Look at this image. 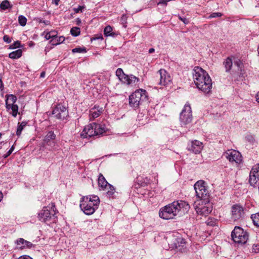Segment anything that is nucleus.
<instances>
[{
  "label": "nucleus",
  "instance_id": "obj_42",
  "mask_svg": "<svg viewBox=\"0 0 259 259\" xmlns=\"http://www.w3.org/2000/svg\"><path fill=\"white\" fill-rule=\"evenodd\" d=\"M222 16V14L219 12H214L211 14L209 16L210 18L220 17Z\"/></svg>",
  "mask_w": 259,
  "mask_h": 259
},
{
  "label": "nucleus",
  "instance_id": "obj_37",
  "mask_svg": "<svg viewBox=\"0 0 259 259\" xmlns=\"http://www.w3.org/2000/svg\"><path fill=\"white\" fill-rule=\"evenodd\" d=\"M18 21L20 25L24 26L26 24L27 19L25 16L20 15L18 17Z\"/></svg>",
  "mask_w": 259,
  "mask_h": 259
},
{
  "label": "nucleus",
  "instance_id": "obj_24",
  "mask_svg": "<svg viewBox=\"0 0 259 259\" xmlns=\"http://www.w3.org/2000/svg\"><path fill=\"white\" fill-rule=\"evenodd\" d=\"M65 40V38L63 36L59 37L57 36L56 38L52 39L50 41V43L53 46H57L62 43Z\"/></svg>",
  "mask_w": 259,
  "mask_h": 259
},
{
  "label": "nucleus",
  "instance_id": "obj_5",
  "mask_svg": "<svg viewBox=\"0 0 259 259\" xmlns=\"http://www.w3.org/2000/svg\"><path fill=\"white\" fill-rule=\"evenodd\" d=\"M147 99V95L146 90H137L129 96V104L131 107L137 108Z\"/></svg>",
  "mask_w": 259,
  "mask_h": 259
},
{
  "label": "nucleus",
  "instance_id": "obj_19",
  "mask_svg": "<svg viewBox=\"0 0 259 259\" xmlns=\"http://www.w3.org/2000/svg\"><path fill=\"white\" fill-rule=\"evenodd\" d=\"M139 81L140 79L139 78L133 74H130L127 75L126 77L123 78V82H122V83L128 85H133L139 82Z\"/></svg>",
  "mask_w": 259,
  "mask_h": 259
},
{
  "label": "nucleus",
  "instance_id": "obj_14",
  "mask_svg": "<svg viewBox=\"0 0 259 259\" xmlns=\"http://www.w3.org/2000/svg\"><path fill=\"white\" fill-rule=\"evenodd\" d=\"M259 181V164L254 165L250 171L249 183L253 187H255Z\"/></svg>",
  "mask_w": 259,
  "mask_h": 259
},
{
  "label": "nucleus",
  "instance_id": "obj_45",
  "mask_svg": "<svg viewBox=\"0 0 259 259\" xmlns=\"http://www.w3.org/2000/svg\"><path fill=\"white\" fill-rule=\"evenodd\" d=\"M252 251L255 253L259 252V245L253 244L252 246Z\"/></svg>",
  "mask_w": 259,
  "mask_h": 259
},
{
  "label": "nucleus",
  "instance_id": "obj_20",
  "mask_svg": "<svg viewBox=\"0 0 259 259\" xmlns=\"http://www.w3.org/2000/svg\"><path fill=\"white\" fill-rule=\"evenodd\" d=\"M223 65L226 72H229L232 69L233 61L231 57H227L223 62Z\"/></svg>",
  "mask_w": 259,
  "mask_h": 259
},
{
  "label": "nucleus",
  "instance_id": "obj_13",
  "mask_svg": "<svg viewBox=\"0 0 259 259\" xmlns=\"http://www.w3.org/2000/svg\"><path fill=\"white\" fill-rule=\"evenodd\" d=\"M167 242L169 247L172 249H177L180 246H183L185 244L184 240L181 237H176L175 236L171 235L167 237Z\"/></svg>",
  "mask_w": 259,
  "mask_h": 259
},
{
  "label": "nucleus",
  "instance_id": "obj_62",
  "mask_svg": "<svg viewBox=\"0 0 259 259\" xmlns=\"http://www.w3.org/2000/svg\"><path fill=\"white\" fill-rule=\"evenodd\" d=\"M1 148V147L0 146V149Z\"/></svg>",
  "mask_w": 259,
  "mask_h": 259
},
{
  "label": "nucleus",
  "instance_id": "obj_11",
  "mask_svg": "<svg viewBox=\"0 0 259 259\" xmlns=\"http://www.w3.org/2000/svg\"><path fill=\"white\" fill-rule=\"evenodd\" d=\"M202 205L199 203L198 205L195 207V211L197 213V218L199 215L206 217L212 211V206L210 203L207 201L203 202L202 200Z\"/></svg>",
  "mask_w": 259,
  "mask_h": 259
},
{
  "label": "nucleus",
  "instance_id": "obj_32",
  "mask_svg": "<svg viewBox=\"0 0 259 259\" xmlns=\"http://www.w3.org/2000/svg\"><path fill=\"white\" fill-rule=\"evenodd\" d=\"M104 190H107V194L109 196H111L113 195V194H114V193L115 192V190L114 188L113 187V186L112 185H111L110 184L108 185L107 188H106V189H104Z\"/></svg>",
  "mask_w": 259,
  "mask_h": 259
},
{
  "label": "nucleus",
  "instance_id": "obj_28",
  "mask_svg": "<svg viewBox=\"0 0 259 259\" xmlns=\"http://www.w3.org/2000/svg\"><path fill=\"white\" fill-rule=\"evenodd\" d=\"M27 122L26 121H22V122H19L18 124V127L16 131V135L18 136H20L21 132L24 129V127L26 125Z\"/></svg>",
  "mask_w": 259,
  "mask_h": 259
},
{
  "label": "nucleus",
  "instance_id": "obj_17",
  "mask_svg": "<svg viewBox=\"0 0 259 259\" xmlns=\"http://www.w3.org/2000/svg\"><path fill=\"white\" fill-rule=\"evenodd\" d=\"M232 215L234 220H238L243 217L244 209L243 207L239 204H235L232 206Z\"/></svg>",
  "mask_w": 259,
  "mask_h": 259
},
{
  "label": "nucleus",
  "instance_id": "obj_29",
  "mask_svg": "<svg viewBox=\"0 0 259 259\" xmlns=\"http://www.w3.org/2000/svg\"><path fill=\"white\" fill-rule=\"evenodd\" d=\"M195 154L200 153L201 150L203 149V143L200 141L195 140Z\"/></svg>",
  "mask_w": 259,
  "mask_h": 259
},
{
  "label": "nucleus",
  "instance_id": "obj_52",
  "mask_svg": "<svg viewBox=\"0 0 259 259\" xmlns=\"http://www.w3.org/2000/svg\"><path fill=\"white\" fill-rule=\"evenodd\" d=\"M0 89H1V90H3L4 89V84H3V83L2 81V77L1 75H0Z\"/></svg>",
  "mask_w": 259,
  "mask_h": 259
},
{
  "label": "nucleus",
  "instance_id": "obj_38",
  "mask_svg": "<svg viewBox=\"0 0 259 259\" xmlns=\"http://www.w3.org/2000/svg\"><path fill=\"white\" fill-rule=\"evenodd\" d=\"M72 52L73 53H86L87 50L84 47H83V48H75L72 50Z\"/></svg>",
  "mask_w": 259,
  "mask_h": 259
},
{
  "label": "nucleus",
  "instance_id": "obj_55",
  "mask_svg": "<svg viewBox=\"0 0 259 259\" xmlns=\"http://www.w3.org/2000/svg\"><path fill=\"white\" fill-rule=\"evenodd\" d=\"M154 51H155L154 49H153V48H150V49L149 50L148 52H149V53L151 54V53H152L154 52Z\"/></svg>",
  "mask_w": 259,
  "mask_h": 259
},
{
  "label": "nucleus",
  "instance_id": "obj_22",
  "mask_svg": "<svg viewBox=\"0 0 259 259\" xmlns=\"http://www.w3.org/2000/svg\"><path fill=\"white\" fill-rule=\"evenodd\" d=\"M22 54V51L21 49H18L16 51L10 53L9 55V56L11 59H16L21 57Z\"/></svg>",
  "mask_w": 259,
  "mask_h": 259
},
{
  "label": "nucleus",
  "instance_id": "obj_4",
  "mask_svg": "<svg viewBox=\"0 0 259 259\" xmlns=\"http://www.w3.org/2000/svg\"><path fill=\"white\" fill-rule=\"evenodd\" d=\"M104 125L96 123H91L85 126L81 134L83 138H90L103 134L105 132Z\"/></svg>",
  "mask_w": 259,
  "mask_h": 259
},
{
  "label": "nucleus",
  "instance_id": "obj_33",
  "mask_svg": "<svg viewBox=\"0 0 259 259\" xmlns=\"http://www.w3.org/2000/svg\"><path fill=\"white\" fill-rule=\"evenodd\" d=\"M217 220L213 218H209L205 222L207 226L213 227L216 225Z\"/></svg>",
  "mask_w": 259,
  "mask_h": 259
},
{
  "label": "nucleus",
  "instance_id": "obj_7",
  "mask_svg": "<svg viewBox=\"0 0 259 259\" xmlns=\"http://www.w3.org/2000/svg\"><path fill=\"white\" fill-rule=\"evenodd\" d=\"M232 240L238 244H245L248 238V234L241 227L236 226L231 233Z\"/></svg>",
  "mask_w": 259,
  "mask_h": 259
},
{
  "label": "nucleus",
  "instance_id": "obj_41",
  "mask_svg": "<svg viewBox=\"0 0 259 259\" xmlns=\"http://www.w3.org/2000/svg\"><path fill=\"white\" fill-rule=\"evenodd\" d=\"M20 44H21V42L19 40H17V41L14 42V43L13 44H12L10 46V48L12 49H14L19 48L20 46Z\"/></svg>",
  "mask_w": 259,
  "mask_h": 259
},
{
  "label": "nucleus",
  "instance_id": "obj_10",
  "mask_svg": "<svg viewBox=\"0 0 259 259\" xmlns=\"http://www.w3.org/2000/svg\"><path fill=\"white\" fill-rule=\"evenodd\" d=\"M225 156L232 163L240 164L242 161V157L239 152L235 150H228L224 153Z\"/></svg>",
  "mask_w": 259,
  "mask_h": 259
},
{
  "label": "nucleus",
  "instance_id": "obj_26",
  "mask_svg": "<svg viewBox=\"0 0 259 259\" xmlns=\"http://www.w3.org/2000/svg\"><path fill=\"white\" fill-rule=\"evenodd\" d=\"M56 135L54 134V132L52 131H49L45 137L43 141H50L54 140L56 138Z\"/></svg>",
  "mask_w": 259,
  "mask_h": 259
},
{
  "label": "nucleus",
  "instance_id": "obj_34",
  "mask_svg": "<svg viewBox=\"0 0 259 259\" xmlns=\"http://www.w3.org/2000/svg\"><path fill=\"white\" fill-rule=\"evenodd\" d=\"M80 30L79 27H73L70 30V33L74 36H77L80 34Z\"/></svg>",
  "mask_w": 259,
  "mask_h": 259
},
{
  "label": "nucleus",
  "instance_id": "obj_6",
  "mask_svg": "<svg viewBox=\"0 0 259 259\" xmlns=\"http://www.w3.org/2000/svg\"><path fill=\"white\" fill-rule=\"evenodd\" d=\"M56 209L54 203L51 204V206L45 207L38 213L39 220L42 222H47L51 221H55L56 217Z\"/></svg>",
  "mask_w": 259,
  "mask_h": 259
},
{
  "label": "nucleus",
  "instance_id": "obj_58",
  "mask_svg": "<svg viewBox=\"0 0 259 259\" xmlns=\"http://www.w3.org/2000/svg\"><path fill=\"white\" fill-rule=\"evenodd\" d=\"M256 101L259 103V92L257 94L256 96Z\"/></svg>",
  "mask_w": 259,
  "mask_h": 259
},
{
  "label": "nucleus",
  "instance_id": "obj_56",
  "mask_svg": "<svg viewBox=\"0 0 259 259\" xmlns=\"http://www.w3.org/2000/svg\"><path fill=\"white\" fill-rule=\"evenodd\" d=\"M81 23V20L79 18L76 19V24L77 25H79Z\"/></svg>",
  "mask_w": 259,
  "mask_h": 259
},
{
  "label": "nucleus",
  "instance_id": "obj_48",
  "mask_svg": "<svg viewBox=\"0 0 259 259\" xmlns=\"http://www.w3.org/2000/svg\"><path fill=\"white\" fill-rule=\"evenodd\" d=\"M38 22H39V23H43L46 25H49L50 23L49 21L43 20L42 19H39Z\"/></svg>",
  "mask_w": 259,
  "mask_h": 259
},
{
  "label": "nucleus",
  "instance_id": "obj_35",
  "mask_svg": "<svg viewBox=\"0 0 259 259\" xmlns=\"http://www.w3.org/2000/svg\"><path fill=\"white\" fill-rule=\"evenodd\" d=\"M43 144L46 146H48L49 147V150H52L53 148H55L56 143L54 140L50 141H43Z\"/></svg>",
  "mask_w": 259,
  "mask_h": 259
},
{
  "label": "nucleus",
  "instance_id": "obj_40",
  "mask_svg": "<svg viewBox=\"0 0 259 259\" xmlns=\"http://www.w3.org/2000/svg\"><path fill=\"white\" fill-rule=\"evenodd\" d=\"M234 64H235V65L237 66L238 71H242V68L243 65L241 60L238 59L236 61H235Z\"/></svg>",
  "mask_w": 259,
  "mask_h": 259
},
{
  "label": "nucleus",
  "instance_id": "obj_59",
  "mask_svg": "<svg viewBox=\"0 0 259 259\" xmlns=\"http://www.w3.org/2000/svg\"><path fill=\"white\" fill-rule=\"evenodd\" d=\"M3 198V194L2 192H0V201L2 200Z\"/></svg>",
  "mask_w": 259,
  "mask_h": 259
},
{
  "label": "nucleus",
  "instance_id": "obj_2",
  "mask_svg": "<svg viewBox=\"0 0 259 259\" xmlns=\"http://www.w3.org/2000/svg\"><path fill=\"white\" fill-rule=\"evenodd\" d=\"M195 85L205 94H208L211 89V79L208 73L202 68L195 66Z\"/></svg>",
  "mask_w": 259,
  "mask_h": 259
},
{
  "label": "nucleus",
  "instance_id": "obj_12",
  "mask_svg": "<svg viewBox=\"0 0 259 259\" xmlns=\"http://www.w3.org/2000/svg\"><path fill=\"white\" fill-rule=\"evenodd\" d=\"M167 242L169 247L172 249H177L180 246H183L185 244L184 240L181 237H176L175 236L171 235L167 237Z\"/></svg>",
  "mask_w": 259,
  "mask_h": 259
},
{
  "label": "nucleus",
  "instance_id": "obj_61",
  "mask_svg": "<svg viewBox=\"0 0 259 259\" xmlns=\"http://www.w3.org/2000/svg\"><path fill=\"white\" fill-rule=\"evenodd\" d=\"M200 258H198V259H200V256H199Z\"/></svg>",
  "mask_w": 259,
  "mask_h": 259
},
{
  "label": "nucleus",
  "instance_id": "obj_23",
  "mask_svg": "<svg viewBox=\"0 0 259 259\" xmlns=\"http://www.w3.org/2000/svg\"><path fill=\"white\" fill-rule=\"evenodd\" d=\"M102 111V108H101L100 109H97L95 107V108H93L90 111V115H91L93 118H96L100 115Z\"/></svg>",
  "mask_w": 259,
  "mask_h": 259
},
{
  "label": "nucleus",
  "instance_id": "obj_27",
  "mask_svg": "<svg viewBox=\"0 0 259 259\" xmlns=\"http://www.w3.org/2000/svg\"><path fill=\"white\" fill-rule=\"evenodd\" d=\"M12 8V5L10 4V2L8 0L3 1L0 4V8L2 10H6Z\"/></svg>",
  "mask_w": 259,
  "mask_h": 259
},
{
  "label": "nucleus",
  "instance_id": "obj_18",
  "mask_svg": "<svg viewBox=\"0 0 259 259\" xmlns=\"http://www.w3.org/2000/svg\"><path fill=\"white\" fill-rule=\"evenodd\" d=\"M15 243L19 246L18 248L23 249L25 248H30L34 247V245L30 242L24 240L23 238H19L15 241Z\"/></svg>",
  "mask_w": 259,
  "mask_h": 259
},
{
  "label": "nucleus",
  "instance_id": "obj_51",
  "mask_svg": "<svg viewBox=\"0 0 259 259\" xmlns=\"http://www.w3.org/2000/svg\"><path fill=\"white\" fill-rule=\"evenodd\" d=\"M180 19L185 24H188L189 23V20L186 18H182L181 17H179Z\"/></svg>",
  "mask_w": 259,
  "mask_h": 259
},
{
  "label": "nucleus",
  "instance_id": "obj_3",
  "mask_svg": "<svg viewBox=\"0 0 259 259\" xmlns=\"http://www.w3.org/2000/svg\"><path fill=\"white\" fill-rule=\"evenodd\" d=\"M100 203L99 197L95 195L83 196L81 198L80 207L87 215L93 214Z\"/></svg>",
  "mask_w": 259,
  "mask_h": 259
},
{
  "label": "nucleus",
  "instance_id": "obj_57",
  "mask_svg": "<svg viewBox=\"0 0 259 259\" xmlns=\"http://www.w3.org/2000/svg\"><path fill=\"white\" fill-rule=\"evenodd\" d=\"M45 76V72L44 71H43L40 73V77L43 78Z\"/></svg>",
  "mask_w": 259,
  "mask_h": 259
},
{
  "label": "nucleus",
  "instance_id": "obj_9",
  "mask_svg": "<svg viewBox=\"0 0 259 259\" xmlns=\"http://www.w3.org/2000/svg\"><path fill=\"white\" fill-rule=\"evenodd\" d=\"M193 115L190 104L187 102L180 114V120L182 126L191 122Z\"/></svg>",
  "mask_w": 259,
  "mask_h": 259
},
{
  "label": "nucleus",
  "instance_id": "obj_16",
  "mask_svg": "<svg viewBox=\"0 0 259 259\" xmlns=\"http://www.w3.org/2000/svg\"><path fill=\"white\" fill-rule=\"evenodd\" d=\"M160 76L159 84L161 85H167L169 84L171 81V77L168 73L164 69H160L158 71Z\"/></svg>",
  "mask_w": 259,
  "mask_h": 259
},
{
  "label": "nucleus",
  "instance_id": "obj_46",
  "mask_svg": "<svg viewBox=\"0 0 259 259\" xmlns=\"http://www.w3.org/2000/svg\"><path fill=\"white\" fill-rule=\"evenodd\" d=\"M3 40L7 44H9L11 42V39L8 35H5L3 37Z\"/></svg>",
  "mask_w": 259,
  "mask_h": 259
},
{
  "label": "nucleus",
  "instance_id": "obj_30",
  "mask_svg": "<svg viewBox=\"0 0 259 259\" xmlns=\"http://www.w3.org/2000/svg\"><path fill=\"white\" fill-rule=\"evenodd\" d=\"M17 101V97L13 95H9L7 96L6 102H9L11 104H15Z\"/></svg>",
  "mask_w": 259,
  "mask_h": 259
},
{
  "label": "nucleus",
  "instance_id": "obj_39",
  "mask_svg": "<svg viewBox=\"0 0 259 259\" xmlns=\"http://www.w3.org/2000/svg\"><path fill=\"white\" fill-rule=\"evenodd\" d=\"M11 110H12V115L14 117H16L18 111V105L16 104H14L13 106L11 107Z\"/></svg>",
  "mask_w": 259,
  "mask_h": 259
},
{
  "label": "nucleus",
  "instance_id": "obj_44",
  "mask_svg": "<svg viewBox=\"0 0 259 259\" xmlns=\"http://www.w3.org/2000/svg\"><path fill=\"white\" fill-rule=\"evenodd\" d=\"M85 8L84 6H78V7L77 8H74V11L76 13H79V12H82V9H83L84 8Z\"/></svg>",
  "mask_w": 259,
  "mask_h": 259
},
{
  "label": "nucleus",
  "instance_id": "obj_53",
  "mask_svg": "<svg viewBox=\"0 0 259 259\" xmlns=\"http://www.w3.org/2000/svg\"><path fill=\"white\" fill-rule=\"evenodd\" d=\"M45 38H46V39L48 40L50 38H52V36H51L50 35V34L49 33V32H48L46 35H45Z\"/></svg>",
  "mask_w": 259,
  "mask_h": 259
},
{
  "label": "nucleus",
  "instance_id": "obj_47",
  "mask_svg": "<svg viewBox=\"0 0 259 259\" xmlns=\"http://www.w3.org/2000/svg\"><path fill=\"white\" fill-rule=\"evenodd\" d=\"M51 36H52V39L56 38L57 36V32L55 30H52L49 32Z\"/></svg>",
  "mask_w": 259,
  "mask_h": 259
},
{
  "label": "nucleus",
  "instance_id": "obj_49",
  "mask_svg": "<svg viewBox=\"0 0 259 259\" xmlns=\"http://www.w3.org/2000/svg\"><path fill=\"white\" fill-rule=\"evenodd\" d=\"M14 104H11V103L9 102H6V107L8 110L11 109V107L13 106Z\"/></svg>",
  "mask_w": 259,
  "mask_h": 259
},
{
  "label": "nucleus",
  "instance_id": "obj_54",
  "mask_svg": "<svg viewBox=\"0 0 259 259\" xmlns=\"http://www.w3.org/2000/svg\"><path fill=\"white\" fill-rule=\"evenodd\" d=\"M60 0H52L53 4H55L56 5H58V3Z\"/></svg>",
  "mask_w": 259,
  "mask_h": 259
},
{
  "label": "nucleus",
  "instance_id": "obj_1",
  "mask_svg": "<svg viewBox=\"0 0 259 259\" xmlns=\"http://www.w3.org/2000/svg\"><path fill=\"white\" fill-rule=\"evenodd\" d=\"M189 208L190 205L186 201H174L161 207L159 211V216L163 220L174 219L177 215L181 214V211H187Z\"/></svg>",
  "mask_w": 259,
  "mask_h": 259
},
{
  "label": "nucleus",
  "instance_id": "obj_50",
  "mask_svg": "<svg viewBox=\"0 0 259 259\" xmlns=\"http://www.w3.org/2000/svg\"><path fill=\"white\" fill-rule=\"evenodd\" d=\"M18 259H33L29 255H22L20 256Z\"/></svg>",
  "mask_w": 259,
  "mask_h": 259
},
{
  "label": "nucleus",
  "instance_id": "obj_15",
  "mask_svg": "<svg viewBox=\"0 0 259 259\" xmlns=\"http://www.w3.org/2000/svg\"><path fill=\"white\" fill-rule=\"evenodd\" d=\"M52 114L57 119H64L67 114L66 108L64 106L59 104L53 110Z\"/></svg>",
  "mask_w": 259,
  "mask_h": 259
},
{
  "label": "nucleus",
  "instance_id": "obj_31",
  "mask_svg": "<svg viewBox=\"0 0 259 259\" xmlns=\"http://www.w3.org/2000/svg\"><path fill=\"white\" fill-rule=\"evenodd\" d=\"M251 218L253 224L257 227H259V212L252 214Z\"/></svg>",
  "mask_w": 259,
  "mask_h": 259
},
{
  "label": "nucleus",
  "instance_id": "obj_25",
  "mask_svg": "<svg viewBox=\"0 0 259 259\" xmlns=\"http://www.w3.org/2000/svg\"><path fill=\"white\" fill-rule=\"evenodd\" d=\"M116 75L122 82H123V78H125L127 76L121 68H118L116 71Z\"/></svg>",
  "mask_w": 259,
  "mask_h": 259
},
{
  "label": "nucleus",
  "instance_id": "obj_43",
  "mask_svg": "<svg viewBox=\"0 0 259 259\" xmlns=\"http://www.w3.org/2000/svg\"><path fill=\"white\" fill-rule=\"evenodd\" d=\"M14 149V146H12L11 147V149L7 152V153L6 154L4 155L3 157L4 158H6L7 157H8L9 155H11V154L13 151Z\"/></svg>",
  "mask_w": 259,
  "mask_h": 259
},
{
  "label": "nucleus",
  "instance_id": "obj_8",
  "mask_svg": "<svg viewBox=\"0 0 259 259\" xmlns=\"http://www.w3.org/2000/svg\"><path fill=\"white\" fill-rule=\"evenodd\" d=\"M206 185V182L203 180H199L195 183V195L199 200H203V202L207 201L206 198L208 194V190Z\"/></svg>",
  "mask_w": 259,
  "mask_h": 259
},
{
  "label": "nucleus",
  "instance_id": "obj_36",
  "mask_svg": "<svg viewBox=\"0 0 259 259\" xmlns=\"http://www.w3.org/2000/svg\"><path fill=\"white\" fill-rule=\"evenodd\" d=\"M112 28L108 25L104 28V33L105 35L108 36H113V33H112Z\"/></svg>",
  "mask_w": 259,
  "mask_h": 259
},
{
  "label": "nucleus",
  "instance_id": "obj_21",
  "mask_svg": "<svg viewBox=\"0 0 259 259\" xmlns=\"http://www.w3.org/2000/svg\"><path fill=\"white\" fill-rule=\"evenodd\" d=\"M98 185L102 189H106L109 184L107 182L104 176L102 174H100L98 178Z\"/></svg>",
  "mask_w": 259,
  "mask_h": 259
},
{
  "label": "nucleus",
  "instance_id": "obj_60",
  "mask_svg": "<svg viewBox=\"0 0 259 259\" xmlns=\"http://www.w3.org/2000/svg\"><path fill=\"white\" fill-rule=\"evenodd\" d=\"M193 144H194V142L193 141H192V146H193Z\"/></svg>",
  "mask_w": 259,
  "mask_h": 259
}]
</instances>
